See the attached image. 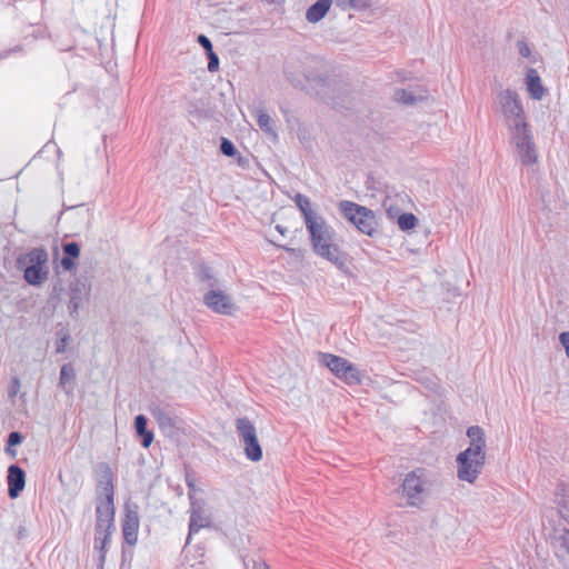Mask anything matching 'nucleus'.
Wrapping results in <instances>:
<instances>
[{"mask_svg":"<svg viewBox=\"0 0 569 569\" xmlns=\"http://www.w3.org/2000/svg\"><path fill=\"white\" fill-rule=\"evenodd\" d=\"M306 228L309 232L315 253L345 271L347 269L348 254L335 243L336 232L325 218L319 216L313 220H309Z\"/></svg>","mask_w":569,"mask_h":569,"instance_id":"nucleus-1","label":"nucleus"},{"mask_svg":"<svg viewBox=\"0 0 569 569\" xmlns=\"http://www.w3.org/2000/svg\"><path fill=\"white\" fill-rule=\"evenodd\" d=\"M467 436L470 439V445L457 456V476L462 481L473 483L486 461L485 431L479 426H471L467 430Z\"/></svg>","mask_w":569,"mask_h":569,"instance_id":"nucleus-2","label":"nucleus"},{"mask_svg":"<svg viewBox=\"0 0 569 569\" xmlns=\"http://www.w3.org/2000/svg\"><path fill=\"white\" fill-rule=\"evenodd\" d=\"M511 133V143L523 166H531L538 160V150L535 143L531 127L528 122L521 121L508 127Z\"/></svg>","mask_w":569,"mask_h":569,"instance_id":"nucleus-3","label":"nucleus"},{"mask_svg":"<svg viewBox=\"0 0 569 569\" xmlns=\"http://www.w3.org/2000/svg\"><path fill=\"white\" fill-rule=\"evenodd\" d=\"M339 210L342 217L350 221L361 233L373 237L377 232L378 221L371 209L342 200L339 202Z\"/></svg>","mask_w":569,"mask_h":569,"instance_id":"nucleus-4","label":"nucleus"},{"mask_svg":"<svg viewBox=\"0 0 569 569\" xmlns=\"http://www.w3.org/2000/svg\"><path fill=\"white\" fill-rule=\"evenodd\" d=\"M24 262H27V266L23 269V278L29 284L40 286L48 279V252L46 249L34 248L24 258L18 259L19 266H22Z\"/></svg>","mask_w":569,"mask_h":569,"instance_id":"nucleus-5","label":"nucleus"},{"mask_svg":"<svg viewBox=\"0 0 569 569\" xmlns=\"http://www.w3.org/2000/svg\"><path fill=\"white\" fill-rule=\"evenodd\" d=\"M496 106L507 127L527 120L521 98L516 90H501L496 97Z\"/></svg>","mask_w":569,"mask_h":569,"instance_id":"nucleus-6","label":"nucleus"},{"mask_svg":"<svg viewBox=\"0 0 569 569\" xmlns=\"http://www.w3.org/2000/svg\"><path fill=\"white\" fill-rule=\"evenodd\" d=\"M426 471L418 468L408 472L401 485L402 496L407 498V505L410 507H421L427 496Z\"/></svg>","mask_w":569,"mask_h":569,"instance_id":"nucleus-7","label":"nucleus"},{"mask_svg":"<svg viewBox=\"0 0 569 569\" xmlns=\"http://www.w3.org/2000/svg\"><path fill=\"white\" fill-rule=\"evenodd\" d=\"M236 430L244 445V455L251 461H260L262 459V448L258 441L257 430L248 418L236 419Z\"/></svg>","mask_w":569,"mask_h":569,"instance_id":"nucleus-8","label":"nucleus"},{"mask_svg":"<svg viewBox=\"0 0 569 569\" xmlns=\"http://www.w3.org/2000/svg\"><path fill=\"white\" fill-rule=\"evenodd\" d=\"M322 362L339 379L348 385H359L361 382L360 370L346 358L323 353Z\"/></svg>","mask_w":569,"mask_h":569,"instance_id":"nucleus-9","label":"nucleus"},{"mask_svg":"<svg viewBox=\"0 0 569 569\" xmlns=\"http://www.w3.org/2000/svg\"><path fill=\"white\" fill-rule=\"evenodd\" d=\"M150 412L164 436L174 437L178 435L181 429L182 420L170 407L154 406L151 408Z\"/></svg>","mask_w":569,"mask_h":569,"instance_id":"nucleus-10","label":"nucleus"},{"mask_svg":"<svg viewBox=\"0 0 569 569\" xmlns=\"http://www.w3.org/2000/svg\"><path fill=\"white\" fill-rule=\"evenodd\" d=\"M114 497H96L94 531L103 532L114 528Z\"/></svg>","mask_w":569,"mask_h":569,"instance_id":"nucleus-11","label":"nucleus"},{"mask_svg":"<svg viewBox=\"0 0 569 569\" xmlns=\"http://www.w3.org/2000/svg\"><path fill=\"white\" fill-rule=\"evenodd\" d=\"M190 499V521L187 543L190 542L191 536L197 533L201 528L210 527L211 517L204 508L202 499H196L193 493H189Z\"/></svg>","mask_w":569,"mask_h":569,"instance_id":"nucleus-12","label":"nucleus"},{"mask_svg":"<svg viewBox=\"0 0 569 569\" xmlns=\"http://www.w3.org/2000/svg\"><path fill=\"white\" fill-rule=\"evenodd\" d=\"M96 497H114L113 472L108 462H98L93 468Z\"/></svg>","mask_w":569,"mask_h":569,"instance_id":"nucleus-13","label":"nucleus"},{"mask_svg":"<svg viewBox=\"0 0 569 569\" xmlns=\"http://www.w3.org/2000/svg\"><path fill=\"white\" fill-rule=\"evenodd\" d=\"M139 523V506L137 503H126L124 517L122 519V535L126 543L129 546L137 543Z\"/></svg>","mask_w":569,"mask_h":569,"instance_id":"nucleus-14","label":"nucleus"},{"mask_svg":"<svg viewBox=\"0 0 569 569\" xmlns=\"http://www.w3.org/2000/svg\"><path fill=\"white\" fill-rule=\"evenodd\" d=\"M70 300L68 309L70 317L77 319L78 310L82 302L88 298L91 287L87 278H77L70 283Z\"/></svg>","mask_w":569,"mask_h":569,"instance_id":"nucleus-15","label":"nucleus"},{"mask_svg":"<svg viewBox=\"0 0 569 569\" xmlns=\"http://www.w3.org/2000/svg\"><path fill=\"white\" fill-rule=\"evenodd\" d=\"M203 303L220 315H232L236 306L230 296L221 290L211 289L203 296Z\"/></svg>","mask_w":569,"mask_h":569,"instance_id":"nucleus-16","label":"nucleus"},{"mask_svg":"<svg viewBox=\"0 0 569 569\" xmlns=\"http://www.w3.org/2000/svg\"><path fill=\"white\" fill-rule=\"evenodd\" d=\"M8 496L11 499L19 497L26 486V472L18 465H11L8 468Z\"/></svg>","mask_w":569,"mask_h":569,"instance_id":"nucleus-17","label":"nucleus"},{"mask_svg":"<svg viewBox=\"0 0 569 569\" xmlns=\"http://www.w3.org/2000/svg\"><path fill=\"white\" fill-rule=\"evenodd\" d=\"M551 546L558 558L569 557V529L566 527L555 528L551 536Z\"/></svg>","mask_w":569,"mask_h":569,"instance_id":"nucleus-18","label":"nucleus"},{"mask_svg":"<svg viewBox=\"0 0 569 569\" xmlns=\"http://www.w3.org/2000/svg\"><path fill=\"white\" fill-rule=\"evenodd\" d=\"M526 87L531 99L541 100L546 93V89L542 84L541 78L538 71L533 68H529L526 73Z\"/></svg>","mask_w":569,"mask_h":569,"instance_id":"nucleus-19","label":"nucleus"},{"mask_svg":"<svg viewBox=\"0 0 569 569\" xmlns=\"http://www.w3.org/2000/svg\"><path fill=\"white\" fill-rule=\"evenodd\" d=\"M59 386L66 395L72 396L76 387V370L72 363H64L60 369Z\"/></svg>","mask_w":569,"mask_h":569,"instance_id":"nucleus-20","label":"nucleus"},{"mask_svg":"<svg viewBox=\"0 0 569 569\" xmlns=\"http://www.w3.org/2000/svg\"><path fill=\"white\" fill-rule=\"evenodd\" d=\"M63 258L61 259V266L63 270L71 271L76 267L74 259L80 256V246L76 241L62 243Z\"/></svg>","mask_w":569,"mask_h":569,"instance_id":"nucleus-21","label":"nucleus"},{"mask_svg":"<svg viewBox=\"0 0 569 569\" xmlns=\"http://www.w3.org/2000/svg\"><path fill=\"white\" fill-rule=\"evenodd\" d=\"M331 7V0H317L306 11V20L310 23H317L325 18Z\"/></svg>","mask_w":569,"mask_h":569,"instance_id":"nucleus-22","label":"nucleus"},{"mask_svg":"<svg viewBox=\"0 0 569 569\" xmlns=\"http://www.w3.org/2000/svg\"><path fill=\"white\" fill-rule=\"evenodd\" d=\"M197 41L206 50L208 58V70L210 72L217 71L219 69V57L213 51L211 40L204 34H199Z\"/></svg>","mask_w":569,"mask_h":569,"instance_id":"nucleus-23","label":"nucleus"},{"mask_svg":"<svg viewBox=\"0 0 569 569\" xmlns=\"http://www.w3.org/2000/svg\"><path fill=\"white\" fill-rule=\"evenodd\" d=\"M148 419L143 415H138L134 418V429L139 437H141V445L144 448L150 447L153 441V433L147 429Z\"/></svg>","mask_w":569,"mask_h":569,"instance_id":"nucleus-24","label":"nucleus"},{"mask_svg":"<svg viewBox=\"0 0 569 569\" xmlns=\"http://www.w3.org/2000/svg\"><path fill=\"white\" fill-rule=\"evenodd\" d=\"M196 277L200 283H203L206 287L214 289L218 287L219 281L212 270L211 267L207 264H200L196 270Z\"/></svg>","mask_w":569,"mask_h":569,"instance_id":"nucleus-25","label":"nucleus"},{"mask_svg":"<svg viewBox=\"0 0 569 569\" xmlns=\"http://www.w3.org/2000/svg\"><path fill=\"white\" fill-rule=\"evenodd\" d=\"M296 206L299 208V210L302 213L305 224L308 223L309 220H313L319 214L311 209L310 199L301 193H297L293 198Z\"/></svg>","mask_w":569,"mask_h":569,"instance_id":"nucleus-26","label":"nucleus"},{"mask_svg":"<svg viewBox=\"0 0 569 569\" xmlns=\"http://www.w3.org/2000/svg\"><path fill=\"white\" fill-rule=\"evenodd\" d=\"M303 78L311 86L326 87L328 84L329 77L325 72L318 71L312 67L303 68Z\"/></svg>","mask_w":569,"mask_h":569,"instance_id":"nucleus-27","label":"nucleus"},{"mask_svg":"<svg viewBox=\"0 0 569 569\" xmlns=\"http://www.w3.org/2000/svg\"><path fill=\"white\" fill-rule=\"evenodd\" d=\"M111 530L112 529H106L103 532L94 531V548L100 552V569H103V562L106 560V547L110 542Z\"/></svg>","mask_w":569,"mask_h":569,"instance_id":"nucleus-28","label":"nucleus"},{"mask_svg":"<svg viewBox=\"0 0 569 569\" xmlns=\"http://www.w3.org/2000/svg\"><path fill=\"white\" fill-rule=\"evenodd\" d=\"M257 122L259 128L268 136L273 139L278 138L277 131L274 129V121L267 112L259 110L257 114Z\"/></svg>","mask_w":569,"mask_h":569,"instance_id":"nucleus-29","label":"nucleus"},{"mask_svg":"<svg viewBox=\"0 0 569 569\" xmlns=\"http://www.w3.org/2000/svg\"><path fill=\"white\" fill-rule=\"evenodd\" d=\"M418 223L417 217L411 212H402L398 216L397 224L401 231H410Z\"/></svg>","mask_w":569,"mask_h":569,"instance_id":"nucleus-30","label":"nucleus"},{"mask_svg":"<svg viewBox=\"0 0 569 569\" xmlns=\"http://www.w3.org/2000/svg\"><path fill=\"white\" fill-rule=\"evenodd\" d=\"M395 99L407 106H412L418 101V98L413 96L411 91L406 89H398L395 91Z\"/></svg>","mask_w":569,"mask_h":569,"instance_id":"nucleus-31","label":"nucleus"},{"mask_svg":"<svg viewBox=\"0 0 569 569\" xmlns=\"http://www.w3.org/2000/svg\"><path fill=\"white\" fill-rule=\"evenodd\" d=\"M57 337H58V339H57L56 352L62 353L66 351V347L70 342L71 337H70V333L63 329H61L60 331L57 332Z\"/></svg>","mask_w":569,"mask_h":569,"instance_id":"nucleus-32","label":"nucleus"},{"mask_svg":"<svg viewBox=\"0 0 569 569\" xmlns=\"http://www.w3.org/2000/svg\"><path fill=\"white\" fill-rule=\"evenodd\" d=\"M243 566L244 569H270L263 559L253 557H244Z\"/></svg>","mask_w":569,"mask_h":569,"instance_id":"nucleus-33","label":"nucleus"},{"mask_svg":"<svg viewBox=\"0 0 569 569\" xmlns=\"http://www.w3.org/2000/svg\"><path fill=\"white\" fill-rule=\"evenodd\" d=\"M382 206L385 207L388 217L391 219H398V216L402 213L400 208L392 202V199L390 197H386L383 199Z\"/></svg>","mask_w":569,"mask_h":569,"instance_id":"nucleus-34","label":"nucleus"},{"mask_svg":"<svg viewBox=\"0 0 569 569\" xmlns=\"http://www.w3.org/2000/svg\"><path fill=\"white\" fill-rule=\"evenodd\" d=\"M220 151L227 157H236L238 154V150L233 142L227 138H221Z\"/></svg>","mask_w":569,"mask_h":569,"instance_id":"nucleus-35","label":"nucleus"},{"mask_svg":"<svg viewBox=\"0 0 569 569\" xmlns=\"http://www.w3.org/2000/svg\"><path fill=\"white\" fill-rule=\"evenodd\" d=\"M22 441H23L22 435L19 431H12L8 436L7 445H9V447H16V446L21 445Z\"/></svg>","mask_w":569,"mask_h":569,"instance_id":"nucleus-36","label":"nucleus"},{"mask_svg":"<svg viewBox=\"0 0 569 569\" xmlns=\"http://www.w3.org/2000/svg\"><path fill=\"white\" fill-rule=\"evenodd\" d=\"M335 3L337 7L346 10L348 8H357L355 0H331V4Z\"/></svg>","mask_w":569,"mask_h":569,"instance_id":"nucleus-37","label":"nucleus"},{"mask_svg":"<svg viewBox=\"0 0 569 569\" xmlns=\"http://www.w3.org/2000/svg\"><path fill=\"white\" fill-rule=\"evenodd\" d=\"M74 209H78V214L81 216V218L84 220V223L88 226L90 222V212L89 209L84 207V204H79L73 207Z\"/></svg>","mask_w":569,"mask_h":569,"instance_id":"nucleus-38","label":"nucleus"},{"mask_svg":"<svg viewBox=\"0 0 569 569\" xmlns=\"http://www.w3.org/2000/svg\"><path fill=\"white\" fill-rule=\"evenodd\" d=\"M517 48H518L519 54L523 58H528L531 54V49L525 41H518Z\"/></svg>","mask_w":569,"mask_h":569,"instance_id":"nucleus-39","label":"nucleus"},{"mask_svg":"<svg viewBox=\"0 0 569 569\" xmlns=\"http://www.w3.org/2000/svg\"><path fill=\"white\" fill-rule=\"evenodd\" d=\"M19 388H20V381L17 377H13L12 380H11V385L9 387V390H8V395L10 398H13L17 396L18 391H19Z\"/></svg>","mask_w":569,"mask_h":569,"instance_id":"nucleus-40","label":"nucleus"},{"mask_svg":"<svg viewBox=\"0 0 569 569\" xmlns=\"http://www.w3.org/2000/svg\"><path fill=\"white\" fill-rule=\"evenodd\" d=\"M286 74H287V79L290 80L293 83L295 87H302L303 86L302 81L299 80V79H295L292 77L291 72L286 71Z\"/></svg>","mask_w":569,"mask_h":569,"instance_id":"nucleus-41","label":"nucleus"},{"mask_svg":"<svg viewBox=\"0 0 569 569\" xmlns=\"http://www.w3.org/2000/svg\"><path fill=\"white\" fill-rule=\"evenodd\" d=\"M186 482H187V486H188V488H189V492H188V495H189L190 492L194 495L196 486H194V481H193V479H191V478H189V477L187 476V478H186Z\"/></svg>","mask_w":569,"mask_h":569,"instance_id":"nucleus-42","label":"nucleus"},{"mask_svg":"<svg viewBox=\"0 0 569 569\" xmlns=\"http://www.w3.org/2000/svg\"><path fill=\"white\" fill-rule=\"evenodd\" d=\"M238 156V164L242 168L247 167L248 166V159L247 158H243L242 156H240L239 153L237 154Z\"/></svg>","mask_w":569,"mask_h":569,"instance_id":"nucleus-43","label":"nucleus"},{"mask_svg":"<svg viewBox=\"0 0 569 569\" xmlns=\"http://www.w3.org/2000/svg\"><path fill=\"white\" fill-rule=\"evenodd\" d=\"M6 452H7V455H9L11 457H16V455H17V451L14 449H12V447H9V445H7Z\"/></svg>","mask_w":569,"mask_h":569,"instance_id":"nucleus-44","label":"nucleus"},{"mask_svg":"<svg viewBox=\"0 0 569 569\" xmlns=\"http://www.w3.org/2000/svg\"><path fill=\"white\" fill-rule=\"evenodd\" d=\"M276 230H277L279 233H281L282 236H283V234H286V232H287V228H286V227H283V226H281V224H277V226H276Z\"/></svg>","mask_w":569,"mask_h":569,"instance_id":"nucleus-45","label":"nucleus"},{"mask_svg":"<svg viewBox=\"0 0 569 569\" xmlns=\"http://www.w3.org/2000/svg\"><path fill=\"white\" fill-rule=\"evenodd\" d=\"M436 386H437V382H436L435 378H433V377H432V378H429V379H428L427 387H428V388H430V389H432V388H433V387H436Z\"/></svg>","mask_w":569,"mask_h":569,"instance_id":"nucleus-46","label":"nucleus"},{"mask_svg":"<svg viewBox=\"0 0 569 569\" xmlns=\"http://www.w3.org/2000/svg\"><path fill=\"white\" fill-rule=\"evenodd\" d=\"M279 247L282 248L283 250H286L287 252H290V253H295L296 252L295 248H290V247H287V246H279Z\"/></svg>","mask_w":569,"mask_h":569,"instance_id":"nucleus-47","label":"nucleus"},{"mask_svg":"<svg viewBox=\"0 0 569 569\" xmlns=\"http://www.w3.org/2000/svg\"><path fill=\"white\" fill-rule=\"evenodd\" d=\"M23 531H24V529H23V530L21 529V530L19 531V538H21V537L23 536Z\"/></svg>","mask_w":569,"mask_h":569,"instance_id":"nucleus-48","label":"nucleus"}]
</instances>
